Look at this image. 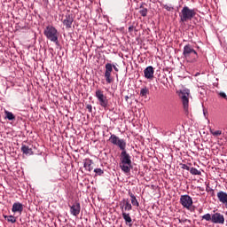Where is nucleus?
<instances>
[{"mask_svg":"<svg viewBox=\"0 0 227 227\" xmlns=\"http://www.w3.org/2000/svg\"><path fill=\"white\" fill-rule=\"evenodd\" d=\"M70 214L77 217L79 214H81V203L74 202L72 206H70Z\"/></svg>","mask_w":227,"mask_h":227,"instance_id":"12","label":"nucleus"},{"mask_svg":"<svg viewBox=\"0 0 227 227\" xmlns=\"http://www.w3.org/2000/svg\"><path fill=\"white\" fill-rule=\"evenodd\" d=\"M44 35L48 40L53 42L54 43H58V29L52 26H48L44 29Z\"/></svg>","mask_w":227,"mask_h":227,"instance_id":"4","label":"nucleus"},{"mask_svg":"<svg viewBox=\"0 0 227 227\" xmlns=\"http://www.w3.org/2000/svg\"><path fill=\"white\" fill-rule=\"evenodd\" d=\"M181 169H185L186 171H190L191 168H189V166H187L186 164L181 163Z\"/></svg>","mask_w":227,"mask_h":227,"instance_id":"29","label":"nucleus"},{"mask_svg":"<svg viewBox=\"0 0 227 227\" xmlns=\"http://www.w3.org/2000/svg\"><path fill=\"white\" fill-rule=\"evenodd\" d=\"M6 118L10 121L15 120V115L12 112L5 111Z\"/></svg>","mask_w":227,"mask_h":227,"instance_id":"23","label":"nucleus"},{"mask_svg":"<svg viewBox=\"0 0 227 227\" xmlns=\"http://www.w3.org/2000/svg\"><path fill=\"white\" fill-rule=\"evenodd\" d=\"M153 74H155V71L153 70V67L149 66L144 70V75L145 79H153Z\"/></svg>","mask_w":227,"mask_h":227,"instance_id":"14","label":"nucleus"},{"mask_svg":"<svg viewBox=\"0 0 227 227\" xmlns=\"http://www.w3.org/2000/svg\"><path fill=\"white\" fill-rule=\"evenodd\" d=\"M120 208H121V214L130 212V210H132V204H130V201L129 200V199H123L120 202Z\"/></svg>","mask_w":227,"mask_h":227,"instance_id":"9","label":"nucleus"},{"mask_svg":"<svg viewBox=\"0 0 227 227\" xmlns=\"http://www.w3.org/2000/svg\"><path fill=\"white\" fill-rule=\"evenodd\" d=\"M32 151H31V149H30V153H31Z\"/></svg>","mask_w":227,"mask_h":227,"instance_id":"39","label":"nucleus"},{"mask_svg":"<svg viewBox=\"0 0 227 227\" xmlns=\"http://www.w3.org/2000/svg\"><path fill=\"white\" fill-rule=\"evenodd\" d=\"M202 219H204L205 221H211V223H212V215L207 213V214L202 215Z\"/></svg>","mask_w":227,"mask_h":227,"instance_id":"24","label":"nucleus"},{"mask_svg":"<svg viewBox=\"0 0 227 227\" xmlns=\"http://www.w3.org/2000/svg\"><path fill=\"white\" fill-rule=\"evenodd\" d=\"M191 90L184 89L181 91V100L183 102V107L186 113H189V95Z\"/></svg>","mask_w":227,"mask_h":227,"instance_id":"6","label":"nucleus"},{"mask_svg":"<svg viewBox=\"0 0 227 227\" xmlns=\"http://www.w3.org/2000/svg\"><path fill=\"white\" fill-rule=\"evenodd\" d=\"M183 56L190 63H196L198 61V52L192 49V45L186 44L183 50Z\"/></svg>","mask_w":227,"mask_h":227,"instance_id":"2","label":"nucleus"},{"mask_svg":"<svg viewBox=\"0 0 227 227\" xmlns=\"http://www.w3.org/2000/svg\"><path fill=\"white\" fill-rule=\"evenodd\" d=\"M21 152L23 153H25L26 155H27V153H29V147L27 145H22L21 147Z\"/></svg>","mask_w":227,"mask_h":227,"instance_id":"25","label":"nucleus"},{"mask_svg":"<svg viewBox=\"0 0 227 227\" xmlns=\"http://www.w3.org/2000/svg\"><path fill=\"white\" fill-rule=\"evenodd\" d=\"M189 223V220L187 219H179V223Z\"/></svg>","mask_w":227,"mask_h":227,"instance_id":"35","label":"nucleus"},{"mask_svg":"<svg viewBox=\"0 0 227 227\" xmlns=\"http://www.w3.org/2000/svg\"><path fill=\"white\" fill-rule=\"evenodd\" d=\"M94 173L101 176V175H104V170H102V168H95Z\"/></svg>","mask_w":227,"mask_h":227,"instance_id":"26","label":"nucleus"},{"mask_svg":"<svg viewBox=\"0 0 227 227\" xmlns=\"http://www.w3.org/2000/svg\"><path fill=\"white\" fill-rule=\"evenodd\" d=\"M62 24L65 26L66 29H72L74 15L70 13L66 14L64 20H62Z\"/></svg>","mask_w":227,"mask_h":227,"instance_id":"10","label":"nucleus"},{"mask_svg":"<svg viewBox=\"0 0 227 227\" xmlns=\"http://www.w3.org/2000/svg\"><path fill=\"white\" fill-rule=\"evenodd\" d=\"M122 218L124 219L126 224L132 226V218L130 217V214L129 213H121Z\"/></svg>","mask_w":227,"mask_h":227,"instance_id":"16","label":"nucleus"},{"mask_svg":"<svg viewBox=\"0 0 227 227\" xmlns=\"http://www.w3.org/2000/svg\"><path fill=\"white\" fill-rule=\"evenodd\" d=\"M180 22H187L192 20L196 17V10L190 9L188 6L183 7L181 13L179 14Z\"/></svg>","mask_w":227,"mask_h":227,"instance_id":"3","label":"nucleus"},{"mask_svg":"<svg viewBox=\"0 0 227 227\" xmlns=\"http://www.w3.org/2000/svg\"><path fill=\"white\" fill-rule=\"evenodd\" d=\"M7 221H8V223H17V219L13 215L8 216Z\"/></svg>","mask_w":227,"mask_h":227,"instance_id":"27","label":"nucleus"},{"mask_svg":"<svg viewBox=\"0 0 227 227\" xmlns=\"http://www.w3.org/2000/svg\"><path fill=\"white\" fill-rule=\"evenodd\" d=\"M179 203L184 208L189 210L192 207V198L187 194L181 195Z\"/></svg>","mask_w":227,"mask_h":227,"instance_id":"7","label":"nucleus"},{"mask_svg":"<svg viewBox=\"0 0 227 227\" xmlns=\"http://www.w3.org/2000/svg\"><path fill=\"white\" fill-rule=\"evenodd\" d=\"M43 164V166H45V164H47V160H45V158H41V160H40Z\"/></svg>","mask_w":227,"mask_h":227,"instance_id":"32","label":"nucleus"},{"mask_svg":"<svg viewBox=\"0 0 227 227\" xmlns=\"http://www.w3.org/2000/svg\"><path fill=\"white\" fill-rule=\"evenodd\" d=\"M217 198L220 203L224 205L225 208H227V193L225 192L220 191L217 192Z\"/></svg>","mask_w":227,"mask_h":227,"instance_id":"13","label":"nucleus"},{"mask_svg":"<svg viewBox=\"0 0 227 227\" xmlns=\"http://www.w3.org/2000/svg\"><path fill=\"white\" fill-rule=\"evenodd\" d=\"M191 175H199L201 176V171L198 170L196 168L192 167L190 168Z\"/></svg>","mask_w":227,"mask_h":227,"instance_id":"22","label":"nucleus"},{"mask_svg":"<svg viewBox=\"0 0 227 227\" xmlns=\"http://www.w3.org/2000/svg\"><path fill=\"white\" fill-rule=\"evenodd\" d=\"M105 78L107 84H111L114 81V79L112 76L113 74V64L106 63L105 66Z\"/></svg>","mask_w":227,"mask_h":227,"instance_id":"8","label":"nucleus"},{"mask_svg":"<svg viewBox=\"0 0 227 227\" xmlns=\"http://www.w3.org/2000/svg\"><path fill=\"white\" fill-rule=\"evenodd\" d=\"M163 8H165V10H167V12H173V10H175V8L171 5H168V4H164Z\"/></svg>","mask_w":227,"mask_h":227,"instance_id":"28","label":"nucleus"},{"mask_svg":"<svg viewBox=\"0 0 227 227\" xmlns=\"http://www.w3.org/2000/svg\"><path fill=\"white\" fill-rule=\"evenodd\" d=\"M208 192V189L206 190Z\"/></svg>","mask_w":227,"mask_h":227,"instance_id":"38","label":"nucleus"},{"mask_svg":"<svg viewBox=\"0 0 227 227\" xmlns=\"http://www.w3.org/2000/svg\"><path fill=\"white\" fill-rule=\"evenodd\" d=\"M209 132L215 137H219V136H222V134H223V130H214V129H210Z\"/></svg>","mask_w":227,"mask_h":227,"instance_id":"19","label":"nucleus"},{"mask_svg":"<svg viewBox=\"0 0 227 227\" xmlns=\"http://www.w3.org/2000/svg\"><path fill=\"white\" fill-rule=\"evenodd\" d=\"M112 68H114V70L115 72H119V69L117 68V67L115 65H112Z\"/></svg>","mask_w":227,"mask_h":227,"instance_id":"34","label":"nucleus"},{"mask_svg":"<svg viewBox=\"0 0 227 227\" xmlns=\"http://www.w3.org/2000/svg\"><path fill=\"white\" fill-rule=\"evenodd\" d=\"M91 164H93V160L86 159L83 162V168H85V169H87L88 171H92L93 168L91 167Z\"/></svg>","mask_w":227,"mask_h":227,"instance_id":"15","label":"nucleus"},{"mask_svg":"<svg viewBox=\"0 0 227 227\" xmlns=\"http://www.w3.org/2000/svg\"><path fill=\"white\" fill-rule=\"evenodd\" d=\"M209 191H211V192L214 194V189L210 188Z\"/></svg>","mask_w":227,"mask_h":227,"instance_id":"37","label":"nucleus"},{"mask_svg":"<svg viewBox=\"0 0 227 227\" xmlns=\"http://www.w3.org/2000/svg\"><path fill=\"white\" fill-rule=\"evenodd\" d=\"M141 10L139 11V13L142 17H146L148 15V9L143 7V5L140 6Z\"/></svg>","mask_w":227,"mask_h":227,"instance_id":"20","label":"nucleus"},{"mask_svg":"<svg viewBox=\"0 0 227 227\" xmlns=\"http://www.w3.org/2000/svg\"><path fill=\"white\" fill-rule=\"evenodd\" d=\"M219 96L222 97V98H225V99L227 98L226 93L224 92H220Z\"/></svg>","mask_w":227,"mask_h":227,"instance_id":"31","label":"nucleus"},{"mask_svg":"<svg viewBox=\"0 0 227 227\" xmlns=\"http://www.w3.org/2000/svg\"><path fill=\"white\" fill-rule=\"evenodd\" d=\"M86 109H88L89 113H92L93 112V106L91 105H87L86 106Z\"/></svg>","mask_w":227,"mask_h":227,"instance_id":"30","label":"nucleus"},{"mask_svg":"<svg viewBox=\"0 0 227 227\" xmlns=\"http://www.w3.org/2000/svg\"><path fill=\"white\" fill-rule=\"evenodd\" d=\"M148 93H150V90L146 87L141 89V90H140L141 97H146L148 95Z\"/></svg>","mask_w":227,"mask_h":227,"instance_id":"21","label":"nucleus"},{"mask_svg":"<svg viewBox=\"0 0 227 227\" xmlns=\"http://www.w3.org/2000/svg\"><path fill=\"white\" fill-rule=\"evenodd\" d=\"M129 196L131 199V204L133 205V207H139V201H137V199L136 198L134 193H132V192H129Z\"/></svg>","mask_w":227,"mask_h":227,"instance_id":"17","label":"nucleus"},{"mask_svg":"<svg viewBox=\"0 0 227 227\" xmlns=\"http://www.w3.org/2000/svg\"><path fill=\"white\" fill-rule=\"evenodd\" d=\"M12 212H22V204L14 203L12 205Z\"/></svg>","mask_w":227,"mask_h":227,"instance_id":"18","label":"nucleus"},{"mask_svg":"<svg viewBox=\"0 0 227 227\" xmlns=\"http://www.w3.org/2000/svg\"><path fill=\"white\" fill-rule=\"evenodd\" d=\"M96 98L99 102V106L104 107V109H107V106H109V99H107V97L104 95V91L100 90H96Z\"/></svg>","mask_w":227,"mask_h":227,"instance_id":"5","label":"nucleus"},{"mask_svg":"<svg viewBox=\"0 0 227 227\" xmlns=\"http://www.w3.org/2000/svg\"><path fill=\"white\" fill-rule=\"evenodd\" d=\"M125 100H126V102H129V96H125Z\"/></svg>","mask_w":227,"mask_h":227,"instance_id":"36","label":"nucleus"},{"mask_svg":"<svg viewBox=\"0 0 227 227\" xmlns=\"http://www.w3.org/2000/svg\"><path fill=\"white\" fill-rule=\"evenodd\" d=\"M108 141L114 146H118L121 151L119 166L123 173H129L132 169V160L130 154L127 153V142L123 138H119L118 136L114 134L110 136Z\"/></svg>","mask_w":227,"mask_h":227,"instance_id":"1","label":"nucleus"},{"mask_svg":"<svg viewBox=\"0 0 227 227\" xmlns=\"http://www.w3.org/2000/svg\"><path fill=\"white\" fill-rule=\"evenodd\" d=\"M128 29L129 33H132L134 31V26H130Z\"/></svg>","mask_w":227,"mask_h":227,"instance_id":"33","label":"nucleus"},{"mask_svg":"<svg viewBox=\"0 0 227 227\" xmlns=\"http://www.w3.org/2000/svg\"><path fill=\"white\" fill-rule=\"evenodd\" d=\"M211 223H214V224H223L224 223V215L221 213L213 214Z\"/></svg>","mask_w":227,"mask_h":227,"instance_id":"11","label":"nucleus"}]
</instances>
